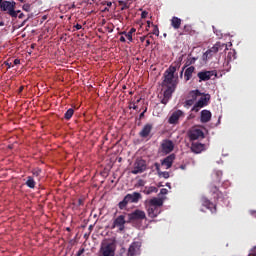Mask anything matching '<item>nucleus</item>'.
I'll return each instance as SVG.
<instances>
[{"mask_svg":"<svg viewBox=\"0 0 256 256\" xmlns=\"http://www.w3.org/2000/svg\"><path fill=\"white\" fill-rule=\"evenodd\" d=\"M221 177H223L222 171H216L213 175V180L209 185V191L213 195L214 199H225V193L219 190L221 185Z\"/></svg>","mask_w":256,"mask_h":256,"instance_id":"f257e3e1","label":"nucleus"},{"mask_svg":"<svg viewBox=\"0 0 256 256\" xmlns=\"http://www.w3.org/2000/svg\"><path fill=\"white\" fill-rule=\"evenodd\" d=\"M98 256H115V243L102 242Z\"/></svg>","mask_w":256,"mask_h":256,"instance_id":"f03ea898","label":"nucleus"},{"mask_svg":"<svg viewBox=\"0 0 256 256\" xmlns=\"http://www.w3.org/2000/svg\"><path fill=\"white\" fill-rule=\"evenodd\" d=\"M223 49L226 51L227 49V44L217 42L212 48L208 49L204 55V59H211L215 53H219V51H223Z\"/></svg>","mask_w":256,"mask_h":256,"instance_id":"7ed1b4c3","label":"nucleus"},{"mask_svg":"<svg viewBox=\"0 0 256 256\" xmlns=\"http://www.w3.org/2000/svg\"><path fill=\"white\" fill-rule=\"evenodd\" d=\"M16 5H17V3L15 1L5 0L1 3V10L7 11L8 15H10V17L17 18V12L15 11Z\"/></svg>","mask_w":256,"mask_h":256,"instance_id":"20e7f679","label":"nucleus"},{"mask_svg":"<svg viewBox=\"0 0 256 256\" xmlns=\"http://www.w3.org/2000/svg\"><path fill=\"white\" fill-rule=\"evenodd\" d=\"M144 171H147V162L143 159H136L131 171L132 175H139V173H144Z\"/></svg>","mask_w":256,"mask_h":256,"instance_id":"39448f33","label":"nucleus"},{"mask_svg":"<svg viewBox=\"0 0 256 256\" xmlns=\"http://www.w3.org/2000/svg\"><path fill=\"white\" fill-rule=\"evenodd\" d=\"M143 219H147L145 211L137 209L134 212L128 214L127 223H133V221H143Z\"/></svg>","mask_w":256,"mask_h":256,"instance_id":"423d86ee","label":"nucleus"},{"mask_svg":"<svg viewBox=\"0 0 256 256\" xmlns=\"http://www.w3.org/2000/svg\"><path fill=\"white\" fill-rule=\"evenodd\" d=\"M197 77L199 79V83H202V81H209L211 77H217V71L216 70H203L198 72Z\"/></svg>","mask_w":256,"mask_h":256,"instance_id":"0eeeda50","label":"nucleus"},{"mask_svg":"<svg viewBox=\"0 0 256 256\" xmlns=\"http://www.w3.org/2000/svg\"><path fill=\"white\" fill-rule=\"evenodd\" d=\"M160 149L162 153L169 155V153L173 152V149H175V144L169 139H164L160 145Z\"/></svg>","mask_w":256,"mask_h":256,"instance_id":"6e6552de","label":"nucleus"},{"mask_svg":"<svg viewBox=\"0 0 256 256\" xmlns=\"http://www.w3.org/2000/svg\"><path fill=\"white\" fill-rule=\"evenodd\" d=\"M127 223V220H125V215H120L116 217L112 224V229H115V227L118 228V231L123 232L125 231V224Z\"/></svg>","mask_w":256,"mask_h":256,"instance_id":"1a4fd4ad","label":"nucleus"},{"mask_svg":"<svg viewBox=\"0 0 256 256\" xmlns=\"http://www.w3.org/2000/svg\"><path fill=\"white\" fill-rule=\"evenodd\" d=\"M141 255V242H132L128 248L127 256Z\"/></svg>","mask_w":256,"mask_h":256,"instance_id":"9d476101","label":"nucleus"},{"mask_svg":"<svg viewBox=\"0 0 256 256\" xmlns=\"http://www.w3.org/2000/svg\"><path fill=\"white\" fill-rule=\"evenodd\" d=\"M185 117V112L182 110L174 111L168 119V123L170 125H177L179 123V119Z\"/></svg>","mask_w":256,"mask_h":256,"instance_id":"9b49d317","label":"nucleus"},{"mask_svg":"<svg viewBox=\"0 0 256 256\" xmlns=\"http://www.w3.org/2000/svg\"><path fill=\"white\" fill-rule=\"evenodd\" d=\"M204 138H205V133H203V130L199 128H194L189 132L190 141H197V139H204Z\"/></svg>","mask_w":256,"mask_h":256,"instance_id":"f8f14e48","label":"nucleus"},{"mask_svg":"<svg viewBox=\"0 0 256 256\" xmlns=\"http://www.w3.org/2000/svg\"><path fill=\"white\" fill-rule=\"evenodd\" d=\"M163 85L165 87H177V80H175V76L172 74L164 73Z\"/></svg>","mask_w":256,"mask_h":256,"instance_id":"ddd939ff","label":"nucleus"},{"mask_svg":"<svg viewBox=\"0 0 256 256\" xmlns=\"http://www.w3.org/2000/svg\"><path fill=\"white\" fill-rule=\"evenodd\" d=\"M151 131H153V124L147 123L143 126L142 130L139 132V137L142 139H147L149 135H151Z\"/></svg>","mask_w":256,"mask_h":256,"instance_id":"4468645a","label":"nucleus"},{"mask_svg":"<svg viewBox=\"0 0 256 256\" xmlns=\"http://www.w3.org/2000/svg\"><path fill=\"white\" fill-rule=\"evenodd\" d=\"M201 203L203 207H206V209H209L211 213H217V205H215L213 202H211L207 197L201 198Z\"/></svg>","mask_w":256,"mask_h":256,"instance_id":"2eb2a0df","label":"nucleus"},{"mask_svg":"<svg viewBox=\"0 0 256 256\" xmlns=\"http://www.w3.org/2000/svg\"><path fill=\"white\" fill-rule=\"evenodd\" d=\"M175 158H176L175 154H170L169 156L164 158L161 161L162 167H166V169H171V167H173V162L175 161Z\"/></svg>","mask_w":256,"mask_h":256,"instance_id":"dca6fc26","label":"nucleus"},{"mask_svg":"<svg viewBox=\"0 0 256 256\" xmlns=\"http://www.w3.org/2000/svg\"><path fill=\"white\" fill-rule=\"evenodd\" d=\"M147 213H148V217H150L151 219H155V217L161 214V208L156 206H149Z\"/></svg>","mask_w":256,"mask_h":256,"instance_id":"f3484780","label":"nucleus"},{"mask_svg":"<svg viewBox=\"0 0 256 256\" xmlns=\"http://www.w3.org/2000/svg\"><path fill=\"white\" fill-rule=\"evenodd\" d=\"M211 117H212L211 111L202 110L200 115V121L201 123H209V121H211Z\"/></svg>","mask_w":256,"mask_h":256,"instance_id":"a211bd4d","label":"nucleus"},{"mask_svg":"<svg viewBox=\"0 0 256 256\" xmlns=\"http://www.w3.org/2000/svg\"><path fill=\"white\" fill-rule=\"evenodd\" d=\"M210 99L211 95L204 94L196 103L198 104V107H207Z\"/></svg>","mask_w":256,"mask_h":256,"instance_id":"6ab92c4d","label":"nucleus"},{"mask_svg":"<svg viewBox=\"0 0 256 256\" xmlns=\"http://www.w3.org/2000/svg\"><path fill=\"white\" fill-rule=\"evenodd\" d=\"M191 151H192V153L199 154V153H201L202 151H205V144H201V143H192Z\"/></svg>","mask_w":256,"mask_h":256,"instance_id":"aec40b11","label":"nucleus"},{"mask_svg":"<svg viewBox=\"0 0 256 256\" xmlns=\"http://www.w3.org/2000/svg\"><path fill=\"white\" fill-rule=\"evenodd\" d=\"M170 23H171V27H173V29H176V30L181 29V23H182L181 18L174 16L171 18Z\"/></svg>","mask_w":256,"mask_h":256,"instance_id":"412c9836","label":"nucleus"},{"mask_svg":"<svg viewBox=\"0 0 256 256\" xmlns=\"http://www.w3.org/2000/svg\"><path fill=\"white\" fill-rule=\"evenodd\" d=\"M193 73H195V66L188 67L184 72L185 81H191V78L193 77Z\"/></svg>","mask_w":256,"mask_h":256,"instance_id":"4be33fe9","label":"nucleus"},{"mask_svg":"<svg viewBox=\"0 0 256 256\" xmlns=\"http://www.w3.org/2000/svg\"><path fill=\"white\" fill-rule=\"evenodd\" d=\"M130 203H139V200L142 198L141 193L133 192L132 194H127Z\"/></svg>","mask_w":256,"mask_h":256,"instance_id":"5701e85b","label":"nucleus"},{"mask_svg":"<svg viewBox=\"0 0 256 256\" xmlns=\"http://www.w3.org/2000/svg\"><path fill=\"white\" fill-rule=\"evenodd\" d=\"M162 206L163 200H161V198H153L150 200V207H158L159 209H161Z\"/></svg>","mask_w":256,"mask_h":256,"instance_id":"b1692460","label":"nucleus"},{"mask_svg":"<svg viewBox=\"0 0 256 256\" xmlns=\"http://www.w3.org/2000/svg\"><path fill=\"white\" fill-rule=\"evenodd\" d=\"M166 87H167V89L164 91L163 96L166 97L167 99H171V97L177 87H174V86H166Z\"/></svg>","mask_w":256,"mask_h":256,"instance_id":"393cba45","label":"nucleus"},{"mask_svg":"<svg viewBox=\"0 0 256 256\" xmlns=\"http://www.w3.org/2000/svg\"><path fill=\"white\" fill-rule=\"evenodd\" d=\"M201 95L203 94L199 90H192L189 92V97L194 102L197 101V97H201Z\"/></svg>","mask_w":256,"mask_h":256,"instance_id":"a878e982","label":"nucleus"},{"mask_svg":"<svg viewBox=\"0 0 256 256\" xmlns=\"http://www.w3.org/2000/svg\"><path fill=\"white\" fill-rule=\"evenodd\" d=\"M193 33H195V31H193V27H191L189 24H186L184 25L183 33H180V35H193Z\"/></svg>","mask_w":256,"mask_h":256,"instance_id":"bb28decb","label":"nucleus"},{"mask_svg":"<svg viewBox=\"0 0 256 256\" xmlns=\"http://www.w3.org/2000/svg\"><path fill=\"white\" fill-rule=\"evenodd\" d=\"M26 185H27V187H29V189H35V185H37V183L35 182L33 177L28 176L27 181H26Z\"/></svg>","mask_w":256,"mask_h":256,"instance_id":"cd10ccee","label":"nucleus"},{"mask_svg":"<svg viewBox=\"0 0 256 256\" xmlns=\"http://www.w3.org/2000/svg\"><path fill=\"white\" fill-rule=\"evenodd\" d=\"M74 114H75V110L73 108H70L65 112L64 119H66V121H69Z\"/></svg>","mask_w":256,"mask_h":256,"instance_id":"c85d7f7f","label":"nucleus"},{"mask_svg":"<svg viewBox=\"0 0 256 256\" xmlns=\"http://www.w3.org/2000/svg\"><path fill=\"white\" fill-rule=\"evenodd\" d=\"M135 31H137V29L131 28L126 34V38L128 39V41H130V43L133 42V33H135Z\"/></svg>","mask_w":256,"mask_h":256,"instance_id":"c756f323","label":"nucleus"},{"mask_svg":"<svg viewBox=\"0 0 256 256\" xmlns=\"http://www.w3.org/2000/svg\"><path fill=\"white\" fill-rule=\"evenodd\" d=\"M177 71V66H173L171 65L166 71L165 73L168 75H174L175 76V72Z\"/></svg>","mask_w":256,"mask_h":256,"instance_id":"7c9ffc66","label":"nucleus"},{"mask_svg":"<svg viewBox=\"0 0 256 256\" xmlns=\"http://www.w3.org/2000/svg\"><path fill=\"white\" fill-rule=\"evenodd\" d=\"M41 173H42L41 168H34V169L32 170V175H33L34 177H40V176H41Z\"/></svg>","mask_w":256,"mask_h":256,"instance_id":"2f4dec72","label":"nucleus"},{"mask_svg":"<svg viewBox=\"0 0 256 256\" xmlns=\"http://www.w3.org/2000/svg\"><path fill=\"white\" fill-rule=\"evenodd\" d=\"M127 202L125 200H122L118 203V207L119 209L123 210V209H126L127 208Z\"/></svg>","mask_w":256,"mask_h":256,"instance_id":"473e14b6","label":"nucleus"},{"mask_svg":"<svg viewBox=\"0 0 256 256\" xmlns=\"http://www.w3.org/2000/svg\"><path fill=\"white\" fill-rule=\"evenodd\" d=\"M159 177H163V179H169L170 175L169 172L164 171V172H159Z\"/></svg>","mask_w":256,"mask_h":256,"instance_id":"72a5a7b5","label":"nucleus"},{"mask_svg":"<svg viewBox=\"0 0 256 256\" xmlns=\"http://www.w3.org/2000/svg\"><path fill=\"white\" fill-rule=\"evenodd\" d=\"M157 191H159V189L155 186H152L148 188L147 194L149 195L151 193H157Z\"/></svg>","mask_w":256,"mask_h":256,"instance_id":"f704fd0d","label":"nucleus"},{"mask_svg":"<svg viewBox=\"0 0 256 256\" xmlns=\"http://www.w3.org/2000/svg\"><path fill=\"white\" fill-rule=\"evenodd\" d=\"M23 11H26V13H29L31 11V5L30 4H24L22 6Z\"/></svg>","mask_w":256,"mask_h":256,"instance_id":"c9c22d12","label":"nucleus"},{"mask_svg":"<svg viewBox=\"0 0 256 256\" xmlns=\"http://www.w3.org/2000/svg\"><path fill=\"white\" fill-rule=\"evenodd\" d=\"M152 34L156 35V37H159V27L157 25H154Z\"/></svg>","mask_w":256,"mask_h":256,"instance_id":"e433bc0d","label":"nucleus"},{"mask_svg":"<svg viewBox=\"0 0 256 256\" xmlns=\"http://www.w3.org/2000/svg\"><path fill=\"white\" fill-rule=\"evenodd\" d=\"M194 103H195L194 100L188 99L185 101V107H191L194 105Z\"/></svg>","mask_w":256,"mask_h":256,"instance_id":"4c0bfd02","label":"nucleus"},{"mask_svg":"<svg viewBox=\"0 0 256 256\" xmlns=\"http://www.w3.org/2000/svg\"><path fill=\"white\" fill-rule=\"evenodd\" d=\"M202 107L199 106L198 103H196L193 108H192V111H195V113H199V110L201 109Z\"/></svg>","mask_w":256,"mask_h":256,"instance_id":"58836bf2","label":"nucleus"},{"mask_svg":"<svg viewBox=\"0 0 256 256\" xmlns=\"http://www.w3.org/2000/svg\"><path fill=\"white\" fill-rule=\"evenodd\" d=\"M154 167L159 175V173H161V164H159L158 162L154 163Z\"/></svg>","mask_w":256,"mask_h":256,"instance_id":"ea45409f","label":"nucleus"},{"mask_svg":"<svg viewBox=\"0 0 256 256\" xmlns=\"http://www.w3.org/2000/svg\"><path fill=\"white\" fill-rule=\"evenodd\" d=\"M83 29V26L81 24H76L73 26V31H79Z\"/></svg>","mask_w":256,"mask_h":256,"instance_id":"a19ab883","label":"nucleus"},{"mask_svg":"<svg viewBox=\"0 0 256 256\" xmlns=\"http://www.w3.org/2000/svg\"><path fill=\"white\" fill-rule=\"evenodd\" d=\"M169 99L170 98H167V97L163 96V98L161 100L162 105H167V103H169Z\"/></svg>","mask_w":256,"mask_h":256,"instance_id":"79ce46f5","label":"nucleus"},{"mask_svg":"<svg viewBox=\"0 0 256 256\" xmlns=\"http://www.w3.org/2000/svg\"><path fill=\"white\" fill-rule=\"evenodd\" d=\"M167 193H169V191L167 190V188H162L160 190V195H167Z\"/></svg>","mask_w":256,"mask_h":256,"instance_id":"37998d69","label":"nucleus"},{"mask_svg":"<svg viewBox=\"0 0 256 256\" xmlns=\"http://www.w3.org/2000/svg\"><path fill=\"white\" fill-rule=\"evenodd\" d=\"M231 57H233L235 59V51L232 50L228 53V59H231Z\"/></svg>","mask_w":256,"mask_h":256,"instance_id":"c03bdc74","label":"nucleus"},{"mask_svg":"<svg viewBox=\"0 0 256 256\" xmlns=\"http://www.w3.org/2000/svg\"><path fill=\"white\" fill-rule=\"evenodd\" d=\"M147 15H149V12L143 11V12L141 13L142 19H146V18H147Z\"/></svg>","mask_w":256,"mask_h":256,"instance_id":"a18cd8bd","label":"nucleus"},{"mask_svg":"<svg viewBox=\"0 0 256 256\" xmlns=\"http://www.w3.org/2000/svg\"><path fill=\"white\" fill-rule=\"evenodd\" d=\"M85 253V248H82V249H80L78 252H77V256H81V255H83Z\"/></svg>","mask_w":256,"mask_h":256,"instance_id":"49530a36","label":"nucleus"},{"mask_svg":"<svg viewBox=\"0 0 256 256\" xmlns=\"http://www.w3.org/2000/svg\"><path fill=\"white\" fill-rule=\"evenodd\" d=\"M145 113H147V108H145V110L142 113H140L139 119H143V117H145Z\"/></svg>","mask_w":256,"mask_h":256,"instance_id":"de8ad7c7","label":"nucleus"},{"mask_svg":"<svg viewBox=\"0 0 256 256\" xmlns=\"http://www.w3.org/2000/svg\"><path fill=\"white\" fill-rule=\"evenodd\" d=\"M123 200L126 202V204L129 205V203H131V201L129 200V197L126 195Z\"/></svg>","mask_w":256,"mask_h":256,"instance_id":"09e8293b","label":"nucleus"},{"mask_svg":"<svg viewBox=\"0 0 256 256\" xmlns=\"http://www.w3.org/2000/svg\"><path fill=\"white\" fill-rule=\"evenodd\" d=\"M14 65H21V60L20 59H15L14 60Z\"/></svg>","mask_w":256,"mask_h":256,"instance_id":"8fccbe9b","label":"nucleus"},{"mask_svg":"<svg viewBox=\"0 0 256 256\" xmlns=\"http://www.w3.org/2000/svg\"><path fill=\"white\" fill-rule=\"evenodd\" d=\"M129 109H134L135 111H137V109H139V107L137 105H135V103L133 104V106H130Z\"/></svg>","mask_w":256,"mask_h":256,"instance_id":"3c124183","label":"nucleus"},{"mask_svg":"<svg viewBox=\"0 0 256 256\" xmlns=\"http://www.w3.org/2000/svg\"><path fill=\"white\" fill-rule=\"evenodd\" d=\"M125 41H127V40L125 39V37H124V36H121V37H120V42H121V43H125Z\"/></svg>","mask_w":256,"mask_h":256,"instance_id":"603ef678","label":"nucleus"},{"mask_svg":"<svg viewBox=\"0 0 256 256\" xmlns=\"http://www.w3.org/2000/svg\"><path fill=\"white\" fill-rule=\"evenodd\" d=\"M81 205H83V200H82V199H79V200H78V206L81 207Z\"/></svg>","mask_w":256,"mask_h":256,"instance_id":"864d4df0","label":"nucleus"},{"mask_svg":"<svg viewBox=\"0 0 256 256\" xmlns=\"http://www.w3.org/2000/svg\"><path fill=\"white\" fill-rule=\"evenodd\" d=\"M127 33L128 32L123 31V32H120L119 35H125V37H127Z\"/></svg>","mask_w":256,"mask_h":256,"instance_id":"5fc2aeb1","label":"nucleus"},{"mask_svg":"<svg viewBox=\"0 0 256 256\" xmlns=\"http://www.w3.org/2000/svg\"><path fill=\"white\" fill-rule=\"evenodd\" d=\"M18 17H19V19H23V17H25V14L20 13Z\"/></svg>","mask_w":256,"mask_h":256,"instance_id":"6e6d98bb","label":"nucleus"},{"mask_svg":"<svg viewBox=\"0 0 256 256\" xmlns=\"http://www.w3.org/2000/svg\"><path fill=\"white\" fill-rule=\"evenodd\" d=\"M135 103V105H137L138 103H141V98H138L137 100H136V102H134Z\"/></svg>","mask_w":256,"mask_h":256,"instance_id":"4d7b16f0","label":"nucleus"},{"mask_svg":"<svg viewBox=\"0 0 256 256\" xmlns=\"http://www.w3.org/2000/svg\"><path fill=\"white\" fill-rule=\"evenodd\" d=\"M183 71H185V66L182 68V71L180 72V77H183Z\"/></svg>","mask_w":256,"mask_h":256,"instance_id":"13d9d810","label":"nucleus"},{"mask_svg":"<svg viewBox=\"0 0 256 256\" xmlns=\"http://www.w3.org/2000/svg\"><path fill=\"white\" fill-rule=\"evenodd\" d=\"M108 33H113V28L108 27Z\"/></svg>","mask_w":256,"mask_h":256,"instance_id":"bf43d9fd","label":"nucleus"},{"mask_svg":"<svg viewBox=\"0 0 256 256\" xmlns=\"http://www.w3.org/2000/svg\"><path fill=\"white\" fill-rule=\"evenodd\" d=\"M149 45H151V41H150V40H147V41H146V46L149 47Z\"/></svg>","mask_w":256,"mask_h":256,"instance_id":"052dcab7","label":"nucleus"},{"mask_svg":"<svg viewBox=\"0 0 256 256\" xmlns=\"http://www.w3.org/2000/svg\"><path fill=\"white\" fill-rule=\"evenodd\" d=\"M127 4H125L122 8H121V10L123 11V10H125V9H127Z\"/></svg>","mask_w":256,"mask_h":256,"instance_id":"680f3d73","label":"nucleus"},{"mask_svg":"<svg viewBox=\"0 0 256 256\" xmlns=\"http://www.w3.org/2000/svg\"><path fill=\"white\" fill-rule=\"evenodd\" d=\"M139 185H140V186H143V180H140V181H139Z\"/></svg>","mask_w":256,"mask_h":256,"instance_id":"e2e57ef3","label":"nucleus"},{"mask_svg":"<svg viewBox=\"0 0 256 256\" xmlns=\"http://www.w3.org/2000/svg\"><path fill=\"white\" fill-rule=\"evenodd\" d=\"M5 25V22H0V27H3Z\"/></svg>","mask_w":256,"mask_h":256,"instance_id":"0e129e2a","label":"nucleus"},{"mask_svg":"<svg viewBox=\"0 0 256 256\" xmlns=\"http://www.w3.org/2000/svg\"><path fill=\"white\" fill-rule=\"evenodd\" d=\"M6 65L8 66L9 69H11V64L6 63Z\"/></svg>","mask_w":256,"mask_h":256,"instance_id":"69168bd1","label":"nucleus"},{"mask_svg":"<svg viewBox=\"0 0 256 256\" xmlns=\"http://www.w3.org/2000/svg\"><path fill=\"white\" fill-rule=\"evenodd\" d=\"M18 1H20V3H25V0H18Z\"/></svg>","mask_w":256,"mask_h":256,"instance_id":"338daca9","label":"nucleus"},{"mask_svg":"<svg viewBox=\"0 0 256 256\" xmlns=\"http://www.w3.org/2000/svg\"><path fill=\"white\" fill-rule=\"evenodd\" d=\"M23 91V87H20V92Z\"/></svg>","mask_w":256,"mask_h":256,"instance_id":"774afa93","label":"nucleus"}]
</instances>
